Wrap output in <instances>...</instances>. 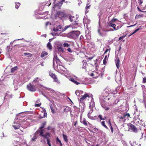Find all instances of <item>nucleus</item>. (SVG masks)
<instances>
[{"mask_svg":"<svg viewBox=\"0 0 146 146\" xmlns=\"http://www.w3.org/2000/svg\"><path fill=\"white\" fill-rule=\"evenodd\" d=\"M80 34L79 31H73L69 33L70 37L72 38H76Z\"/></svg>","mask_w":146,"mask_h":146,"instance_id":"f257e3e1","label":"nucleus"},{"mask_svg":"<svg viewBox=\"0 0 146 146\" xmlns=\"http://www.w3.org/2000/svg\"><path fill=\"white\" fill-rule=\"evenodd\" d=\"M56 17L62 18L66 17V14L63 12L58 11V12L56 14Z\"/></svg>","mask_w":146,"mask_h":146,"instance_id":"f03ea898","label":"nucleus"},{"mask_svg":"<svg viewBox=\"0 0 146 146\" xmlns=\"http://www.w3.org/2000/svg\"><path fill=\"white\" fill-rule=\"evenodd\" d=\"M28 89L31 92H35L36 90V87L34 85H33L30 83L27 86Z\"/></svg>","mask_w":146,"mask_h":146,"instance_id":"7ed1b4c3","label":"nucleus"},{"mask_svg":"<svg viewBox=\"0 0 146 146\" xmlns=\"http://www.w3.org/2000/svg\"><path fill=\"white\" fill-rule=\"evenodd\" d=\"M129 128L133 132L135 133L137 132V128L134 125H133L131 123H129L128 124Z\"/></svg>","mask_w":146,"mask_h":146,"instance_id":"20e7f679","label":"nucleus"},{"mask_svg":"<svg viewBox=\"0 0 146 146\" xmlns=\"http://www.w3.org/2000/svg\"><path fill=\"white\" fill-rule=\"evenodd\" d=\"M44 129L39 128L35 133V135L39 133H40V136L42 137L43 136L44 133Z\"/></svg>","mask_w":146,"mask_h":146,"instance_id":"39448f33","label":"nucleus"},{"mask_svg":"<svg viewBox=\"0 0 146 146\" xmlns=\"http://www.w3.org/2000/svg\"><path fill=\"white\" fill-rule=\"evenodd\" d=\"M49 75L53 78L54 81L57 82L58 83H60V82L58 80L56 75L54 74L53 73H50L49 74Z\"/></svg>","mask_w":146,"mask_h":146,"instance_id":"423d86ee","label":"nucleus"},{"mask_svg":"<svg viewBox=\"0 0 146 146\" xmlns=\"http://www.w3.org/2000/svg\"><path fill=\"white\" fill-rule=\"evenodd\" d=\"M115 80L118 83H121V78L120 74H118L115 77Z\"/></svg>","mask_w":146,"mask_h":146,"instance_id":"0eeeda50","label":"nucleus"},{"mask_svg":"<svg viewBox=\"0 0 146 146\" xmlns=\"http://www.w3.org/2000/svg\"><path fill=\"white\" fill-rule=\"evenodd\" d=\"M87 98H90V96L88 94H86L84 95L80 99V101L81 102H82L85 99H86Z\"/></svg>","mask_w":146,"mask_h":146,"instance_id":"6e6552de","label":"nucleus"},{"mask_svg":"<svg viewBox=\"0 0 146 146\" xmlns=\"http://www.w3.org/2000/svg\"><path fill=\"white\" fill-rule=\"evenodd\" d=\"M12 98V94L9 92L7 91L5 97V99H9Z\"/></svg>","mask_w":146,"mask_h":146,"instance_id":"1a4fd4ad","label":"nucleus"},{"mask_svg":"<svg viewBox=\"0 0 146 146\" xmlns=\"http://www.w3.org/2000/svg\"><path fill=\"white\" fill-rule=\"evenodd\" d=\"M62 28V26L59 25L57 26L56 28H54L53 30L55 32H57L58 31H61Z\"/></svg>","mask_w":146,"mask_h":146,"instance_id":"9d476101","label":"nucleus"},{"mask_svg":"<svg viewBox=\"0 0 146 146\" xmlns=\"http://www.w3.org/2000/svg\"><path fill=\"white\" fill-rule=\"evenodd\" d=\"M57 49L59 52H63L64 49L62 45H59L57 46Z\"/></svg>","mask_w":146,"mask_h":146,"instance_id":"9b49d317","label":"nucleus"},{"mask_svg":"<svg viewBox=\"0 0 146 146\" xmlns=\"http://www.w3.org/2000/svg\"><path fill=\"white\" fill-rule=\"evenodd\" d=\"M119 58L117 57L116 58V60H115V63L117 68H118L119 67Z\"/></svg>","mask_w":146,"mask_h":146,"instance_id":"f8f14e48","label":"nucleus"},{"mask_svg":"<svg viewBox=\"0 0 146 146\" xmlns=\"http://www.w3.org/2000/svg\"><path fill=\"white\" fill-rule=\"evenodd\" d=\"M57 67L58 70H61L63 71H65V68L62 65H57Z\"/></svg>","mask_w":146,"mask_h":146,"instance_id":"ddd939ff","label":"nucleus"},{"mask_svg":"<svg viewBox=\"0 0 146 146\" xmlns=\"http://www.w3.org/2000/svg\"><path fill=\"white\" fill-rule=\"evenodd\" d=\"M91 101L90 104L89 108H93L94 106V102L93 101V98H92V97H91Z\"/></svg>","mask_w":146,"mask_h":146,"instance_id":"4468645a","label":"nucleus"},{"mask_svg":"<svg viewBox=\"0 0 146 146\" xmlns=\"http://www.w3.org/2000/svg\"><path fill=\"white\" fill-rule=\"evenodd\" d=\"M80 122L82 123L83 124L87 126V123L86 121V119L84 118H83V119H80Z\"/></svg>","mask_w":146,"mask_h":146,"instance_id":"2eb2a0df","label":"nucleus"},{"mask_svg":"<svg viewBox=\"0 0 146 146\" xmlns=\"http://www.w3.org/2000/svg\"><path fill=\"white\" fill-rule=\"evenodd\" d=\"M59 61V59H58L56 55H54V57L53 58V66H54L55 65V62L57 63Z\"/></svg>","mask_w":146,"mask_h":146,"instance_id":"dca6fc26","label":"nucleus"},{"mask_svg":"<svg viewBox=\"0 0 146 146\" xmlns=\"http://www.w3.org/2000/svg\"><path fill=\"white\" fill-rule=\"evenodd\" d=\"M14 124H16L15 125H13V127L15 129H19L20 127V125L19 123H15L14 122Z\"/></svg>","mask_w":146,"mask_h":146,"instance_id":"f3484780","label":"nucleus"},{"mask_svg":"<svg viewBox=\"0 0 146 146\" xmlns=\"http://www.w3.org/2000/svg\"><path fill=\"white\" fill-rule=\"evenodd\" d=\"M39 81L38 79V78H36L34 80L33 82V83L36 84H35V86H36L37 85H38V84L39 83Z\"/></svg>","mask_w":146,"mask_h":146,"instance_id":"a211bd4d","label":"nucleus"},{"mask_svg":"<svg viewBox=\"0 0 146 146\" xmlns=\"http://www.w3.org/2000/svg\"><path fill=\"white\" fill-rule=\"evenodd\" d=\"M123 119H124V121H125L127 118L129 117H130V115L129 113H126L125 114H124L123 115Z\"/></svg>","mask_w":146,"mask_h":146,"instance_id":"6ab92c4d","label":"nucleus"},{"mask_svg":"<svg viewBox=\"0 0 146 146\" xmlns=\"http://www.w3.org/2000/svg\"><path fill=\"white\" fill-rule=\"evenodd\" d=\"M69 19L71 22L75 21V17L74 16H73L70 15L68 17Z\"/></svg>","mask_w":146,"mask_h":146,"instance_id":"aec40b11","label":"nucleus"},{"mask_svg":"<svg viewBox=\"0 0 146 146\" xmlns=\"http://www.w3.org/2000/svg\"><path fill=\"white\" fill-rule=\"evenodd\" d=\"M50 136V134L49 133H46L45 134L43 135V136L42 137H44V138H46L47 140L48 139H49L48 138V137Z\"/></svg>","mask_w":146,"mask_h":146,"instance_id":"412c9836","label":"nucleus"},{"mask_svg":"<svg viewBox=\"0 0 146 146\" xmlns=\"http://www.w3.org/2000/svg\"><path fill=\"white\" fill-rule=\"evenodd\" d=\"M109 25L110 27H112L114 29V30L116 29L115 27L116 26V25L115 24L111 23H109Z\"/></svg>","mask_w":146,"mask_h":146,"instance_id":"4be33fe9","label":"nucleus"},{"mask_svg":"<svg viewBox=\"0 0 146 146\" xmlns=\"http://www.w3.org/2000/svg\"><path fill=\"white\" fill-rule=\"evenodd\" d=\"M46 124V122L45 121L43 122L41 124V126L39 128L40 129H42L45 126Z\"/></svg>","mask_w":146,"mask_h":146,"instance_id":"5701e85b","label":"nucleus"},{"mask_svg":"<svg viewBox=\"0 0 146 146\" xmlns=\"http://www.w3.org/2000/svg\"><path fill=\"white\" fill-rule=\"evenodd\" d=\"M62 136L63 138L64 139L65 141L66 142H67L68 141L67 136L66 135H64V134H63Z\"/></svg>","mask_w":146,"mask_h":146,"instance_id":"b1692460","label":"nucleus"},{"mask_svg":"<svg viewBox=\"0 0 146 146\" xmlns=\"http://www.w3.org/2000/svg\"><path fill=\"white\" fill-rule=\"evenodd\" d=\"M70 80L72 82H73V83H75V84H76V85H78V84H80V83H79V82H77V81L75 80H74V79L73 78L71 79H70Z\"/></svg>","mask_w":146,"mask_h":146,"instance_id":"393cba45","label":"nucleus"},{"mask_svg":"<svg viewBox=\"0 0 146 146\" xmlns=\"http://www.w3.org/2000/svg\"><path fill=\"white\" fill-rule=\"evenodd\" d=\"M71 27V25H67L65 27L64 29H63L62 30V32L64 31H66V30L67 29L69 28H70V27Z\"/></svg>","mask_w":146,"mask_h":146,"instance_id":"a878e982","label":"nucleus"},{"mask_svg":"<svg viewBox=\"0 0 146 146\" xmlns=\"http://www.w3.org/2000/svg\"><path fill=\"white\" fill-rule=\"evenodd\" d=\"M47 54L48 53L47 52H44L42 53L41 56V57L42 58L47 55Z\"/></svg>","mask_w":146,"mask_h":146,"instance_id":"bb28decb","label":"nucleus"},{"mask_svg":"<svg viewBox=\"0 0 146 146\" xmlns=\"http://www.w3.org/2000/svg\"><path fill=\"white\" fill-rule=\"evenodd\" d=\"M47 47L48 48V49H49L50 50H51L52 49V46L51 44V43L50 42H48L47 45Z\"/></svg>","mask_w":146,"mask_h":146,"instance_id":"cd10ccee","label":"nucleus"},{"mask_svg":"<svg viewBox=\"0 0 146 146\" xmlns=\"http://www.w3.org/2000/svg\"><path fill=\"white\" fill-rule=\"evenodd\" d=\"M91 5L89 4V0L88 1L87 3L86 6V11H87L88 9H89L90 7V6Z\"/></svg>","mask_w":146,"mask_h":146,"instance_id":"c85d7f7f","label":"nucleus"},{"mask_svg":"<svg viewBox=\"0 0 146 146\" xmlns=\"http://www.w3.org/2000/svg\"><path fill=\"white\" fill-rule=\"evenodd\" d=\"M18 67L17 66L14 67L13 68H12L11 69V72H15L16 70L17 69Z\"/></svg>","mask_w":146,"mask_h":146,"instance_id":"c756f323","label":"nucleus"},{"mask_svg":"<svg viewBox=\"0 0 146 146\" xmlns=\"http://www.w3.org/2000/svg\"><path fill=\"white\" fill-rule=\"evenodd\" d=\"M50 109L51 110V111H52V113H55V111L53 109V108L52 107V104H50Z\"/></svg>","mask_w":146,"mask_h":146,"instance_id":"7c9ffc66","label":"nucleus"},{"mask_svg":"<svg viewBox=\"0 0 146 146\" xmlns=\"http://www.w3.org/2000/svg\"><path fill=\"white\" fill-rule=\"evenodd\" d=\"M117 19L116 18H113L109 22V23H115L116 21H117Z\"/></svg>","mask_w":146,"mask_h":146,"instance_id":"2f4dec72","label":"nucleus"},{"mask_svg":"<svg viewBox=\"0 0 146 146\" xmlns=\"http://www.w3.org/2000/svg\"><path fill=\"white\" fill-rule=\"evenodd\" d=\"M34 136L31 139V141H34L37 139V137L36 136V135H35V133L34 134Z\"/></svg>","mask_w":146,"mask_h":146,"instance_id":"473e14b6","label":"nucleus"},{"mask_svg":"<svg viewBox=\"0 0 146 146\" xmlns=\"http://www.w3.org/2000/svg\"><path fill=\"white\" fill-rule=\"evenodd\" d=\"M109 123L110 124V129H111V132L112 133H113V129L111 125V122H110V120H109Z\"/></svg>","mask_w":146,"mask_h":146,"instance_id":"72a5a7b5","label":"nucleus"},{"mask_svg":"<svg viewBox=\"0 0 146 146\" xmlns=\"http://www.w3.org/2000/svg\"><path fill=\"white\" fill-rule=\"evenodd\" d=\"M38 102L39 101H36V102L35 104V106L36 107H39L41 104L39 103V102Z\"/></svg>","mask_w":146,"mask_h":146,"instance_id":"f704fd0d","label":"nucleus"},{"mask_svg":"<svg viewBox=\"0 0 146 146\" xmlns=\"http://www.w3.org/2000/svg\"><path fill=\"white\" fill-rule=\"evenodd\" d=\"M15 8L16 9H18L19 7V6L20 5V4L19 3H15Z\"/></svg>","mask_w":146,"mask_h":146,"instance_id":"c9c22d12","label":"nucleus"},{"mask_svg":"<svg viewBox=\"0 0 146 146\" xmlns=\"http://www.w3.org/2000/svg\"><path fill=\"white\" fill-rule=\"evenodd\" d=\"M102 126H103L104 127L106 128L107 129H108V127H107V126L105 125V122L104 121H102Z\"/></svg>","mask_w":146,"mask_h":146,"instance_id":"e433bc0d","label":"nucleus"},{"mask_svg":"<svg viewBox=\"0 0 146 146\" xmlns=\"http://www.w3.org/2000/svg\"><path fill=\"white\" fill-rule=\"evenodd\" d=\"M63 46L64 47H68L70 46V45L68 43H64L63 44Z\"/></svg>","mask_w":146,"mask_h":146,"instance_id":"4c0bfd02","label":"nucleus"},{"mask_svg":"<svg viewBox=\"0 0 146 146\" xmlns=\"http://www.w3.org/2000/svg\"><path fill=\"white\" fill-rule=\"evenodd\" d=\"M107 57V56H105L104 60H103V63L104 64H105L106 62V59Z\"/></svg>","mask_w":146,"mask_h":146,"instance_id":"58836bf2","label":"nucleus"},{"mask_svg":"<svg viewBox=\"0 0 146 146\" xmlns=\"http://www.w3.org/2000/svg\"><path fill=\"white\" fill-rule=\"evenodd\" d=\"M84 64H83V65L82 68H84V69H86V62H84Z\"/></svg>","mask_w":146,"mask_h":146,"instance_id":"ea45409f","label":"nucleus"},{"mask_svg":"<svg viewBox=\"0 0 146 146\" xmlns=\"http://www.w3.org/2000/svg\"><path fill=\"white\" fill-rule=\"evenodd\" d=\"M131 146H141V145L140 144H137L136 143H134V144L132 145V144H131Z\"/></svg>","mask_w":146,"mask_h":146,"instance_id":"a19ab883","label":"nucleus"},{"mask_svg":"<svg viewBox=\"0 0 146 146\" xmlns=\"http://www.w3.org/2000/svg\"><path fill=\"white\" fill-rule=\"evenodd\" d=\"M42 87H43V86L42 85H41V84H40V85ZM43 87L44 88H46V89H47L48 90H49V91H53L54 90H52V89H50V88H46V87H45L44 86H43Z\"/></svg>","mask_w":146,"mask_h":146,"instance_id":"79ce46f5","label":"nucleus"},{"mask_svg":"<svg viewBox=\"0 0 146 146\" xmlns=\"http://www.w3.org/2000/svg\"><path fill=\"white\" fill-rule=\"evenodd\" d=\"M139 30V29H135L134 31L132 33V34H134L136 33L137 31Z\"/></svg>","mask_w":146,"mask_h":146,"instance_id":"37998d69","label":"nucleus"},{"mask_svg":"<svg viewBox=\"0 0 146 146\" xmlns=\"http://www.w3.org/2000/svg\"><path fill=\"white\" fill-rule=\"evenodd\" d=\"M47 144L49 146H51L50 143V139H48V140H47Z\"/></svg>","mask_w":146,"mask_h":146,"instance_id":"c03bdc74","label":"nucleus"},{"mask_svg":"<svg viewBox=\"0 0 146 146\" xmlns=\"http://www.w3.org/2000/svg\"><path fill=\"white\" fill-rule=\"evenodd\" d=\"M126 36V35H125L123 36H121V37H120L119 38V40H121V39L124 38H125V37Z\"/></svg>","mask_w":146,"mask_h":146,"instance_id":"a18cd8bd","label":"nucleus"},{"mask_svg":"<svg viewBox=\"0 0 146 146\" xmlns=\"http://www.w3.org/2000/svg\"><path fill=\"white\" fill-rule=\"evenodd\" d=\"M142 1V0H138V1H139L138 3L139 5H141L143 3V2Z\"/></svg>","mask_w":146,"mask_h":146,"instance_id":"49530a36","label":"nucleus"},{"mask_svg":"<svg viewBox=\"0 0 146 146\" xmlns=\"http://www.w3.org/2000/svg\"><path fill=\"white\" fill-rule=\"evenodd\" d=\"M143 83L146 82V78H143Z\"/></svg>","mask_w":146,"mask_h":146,"instance_id":"de8ad7c7","label":"nucleus"},{"mask_svg":"<svg viewBox=\"0 0 146 146\" xmlns=\"http://www.w3.org/2000/svg\"><path fill=\"white\" fill-rule=\"evenodd\" d=\"M56 141L57 142H59V143H60V142H61V141L59 139H58V137H57L56 138Z\"/></svg>","mask_w":146,"mask_h":146,"instance_id":"09e8293b","label":"nucleus"},{"mask_svg":"<svg viewBox=\"0 0 146 146\" xmlns=\"http://www.w3.org/2000/svg\"><path fill=\"white\" fill-rule=\"evenodd\" d=\"M96 116H95L94 117H92L91 118V119H93V120H94V119H96Z\"/></svg>","mask_w":146,"mask_h":146,"instance_id":"8fccbe9b","label":"nucleus"},{"mask_svg":"<svg viewBox=\"0 0 146 146\" xmlns=\"http://www.w3.org/2000/svg\"><path fill=\"white\" fill-rule=\"evenodd\" d=\"M24 54H25V55H29V56L30 57L32 55L31 54H30L29 53H25Z\"/></svg>","mask_w":146,"mask_h":146,"instance_id":"3c124183","label":"nucleus"},{"mask_svg":"<svg viewBox=\"0 0 146 146\" xmlns=\"http://www.w3.org/2000/svg\"><path fill=\"white\" fill-rule=\"evenodd\" d=\"M75 94H76V95H77V96H78L79 95V91L78 90H76V91H75Z\"/></svg>","mask_w":146,"mask_h":146,"instance_id":"603ef678","label":"nucleus"},{"mask_svg":"<svg viewBox=\"0 0 146 146\" xmlns=\"http://www.w3.org/2000/svg\"><path fill=\"white\" fill-rule=\"evenodd\" d=\"M98 33L101 36H102V34L100 32V30L99 29L98 30Z\"/></svg>","mask_w":146,"mask_h":146,"instance_id":"864d4df0","label":"nucleus"},{"mask_svg":"<svg viewBox=\"0 0 146 146\" xmlns=\"http://www.w3.org/2000/svg\"><path fill=\"white\" fill-rule=\"evenodd\" d=\"M121 26H117L116 28V29H115L114 30H116L119 29L121 28Z\"/></svg>","mask_w":146,"mask_h":146,"instance_id":"5fc2aeb1","label":"nucleus"},{"mask_svg":"<svg viewBox=\"0 0 146 146\" xmlns=\"http://www.w3.org/2000/svg\"><path fill=\"white\" fill-rule=\"evenodd\" d=\"M78 4L79 5H80V4H81L82 3V2L81 1V0H78Z\"/></svg>","mask_w":146,"mask_h":146,"instance_id":"6e6d98bb","label":"nucleus"},{"mask_svg":"<svg viewBox=\"0 0 146 146\" xmlns=\"http://www.w3.org/2000/svg\"><path fill=\"white\" fill-rule=\"evenodd\" d=\"M67 50L69 52H72V51L71 50V49L70 48H69Z\"/></svg>","mask_w":146,"mask_h":146,"instance_id":"4d7b16f0","label":"nucleus"},{"mask_svg":"<svg viewBox=\"0 0 146 146\" xmlns=\"http://www.w3.org/2000/svg\"><path fill=\"white\" fill-rule=\"evenodd\" d=\"M88 116L89 118L91 119V117H92L90 115V114H88Z\"/></svg>","mask_w":146,"mask_h":146,"instance_id":"13d9d810","label":"nucleus"},{"mask_svg":"<svg viewBox=\"0 0 146 146\" xmlns=\"http://www.w3.org/2000/svg\"><path fill=\"white\" fill-rule=\"evenodd\" d=\"M47 115V113L46 112H44V117H46Z\"/></svg>","mask_w":146,"mask_h":146,"instance_id":"bf43d9fd","label":"nucleus"},{"mask_svg":"<svg viewBox=\"0 0 146 146\" xmlns=\"http://www.w3.org/2000/svg\"><path fill=\"white\" fill-rule=\"evenodd\" d=\"M65 1V0H61V1H60V3H61V4H62V3L63 2H64Z\"/></svg>","mask_w":146,"mask_h":146,"instance_id":"052dcab7","label":"nucleus"},{"mask_svg":"<svg viewBox=\"0 0 146 146\" xmlns=\"http://www.w3.org/2000/svg\"><path fill=\"white\" fill-rule=\"evenodd\" d=\"M108 51H110V50L108 49H106V50H105L104 53L105 54Z\"/></svg>","mask_w":146,"mask_h":146,"instance_id":"680f3d73","label":"nucleus"},{"mask_svg":"<svg viewBox=\"0 0 146 146\" xmlns=\"http://www.w3.org/2000/svg\"><path fill=\"white\" fill-rule=\"evenodd\" d=\"M98 117L100 118V119L101 120V119H102V115H99L98 116Z\"/></svg>","mask_w":146,"mask_h":146,"instance_id":"e2e57ef3","label":"nucleus"},{"mask_svg":"<svg viewBox=\"0 0 146 146\" xmlns=\"http://www.w3.org/2000/svg\"><path fill=\"white\" fill-rule=\"evenodd\" d=\"M101 106L102 107L104 108V109L106 108V106L104 105L103 104H101Z\"/></svg>","mask_w":146,"mask_h":146,"instance_id":"0e129e2a","label":"nucleus"},{"mask_svg":"<svg viewBox=\"0 0 146 146\" xmlns=\"http://www.w3.org/2000/svg\"><path fill=\"white\" fill-rule=\"evenodd\" d=\"M106 119V117H104V118H102V119H101V120H105Z\"/></svg>","mask_w":146,"mask_h":146,"instance_id":"69168bd1","label":"nucleus"},{"mask_svg":"<svg viewBox=\"0 0 146 146\" xmlns=\"http://www.w3.org/2000/svg\"><path fill=\"white\" fill-rule=\"evenodd\" d=\"M119 117L120 118V119H124L123 117V116Z\"/></svg>","mask_w":146,"mask_h":146,"instance_id":"338daca9","label":"nucleus"},{"mask_svg":"<svg viewBox=\"0 0 146 146\" xmlns=\"http://www.w3.org/2000/svg\"><path fill=\"white\" fill-rule=\"evenodd\" d=\"M105 109V110H108L109 109V108L108 107H107V108L106 107V108Z\"/></svg>","mask_w":146,"mask_h":146,"instance_id":"774afa93","label":"nucleus"}]
</instances>
